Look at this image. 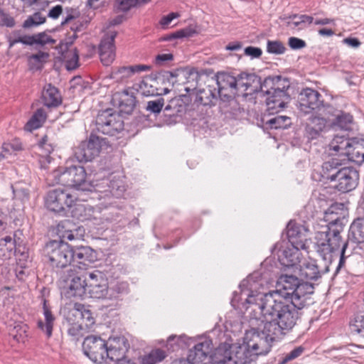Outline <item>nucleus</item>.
<instances>
[{"mask_svg": "<svg viewBox=\"0 0 364 364\" xmlns=\"http://www.w3.org/2000/svg\"><path fill=\"white\" fill-rule=\"evenodd\" d=\"M241 297H245V302L251 306L250 316V329L255 330L260 336V340L268 345V353L272 343L280 339L296 326L299 318V310L303 309L308 302H304L296 297L294 301L284 298L279 292L269 291L262 293L261 280H255L250 276L240 285Z\"/></svg>", "mask_w": 364, "mask_h": 364, "instance_id": "f257e3e1", "label": "nucleus"}, {"mask_svg": "<svg viewBox=\"0 0 364 364\" xmlns=\"http://www.w3.org/2000/svg\"><path fill=\"white\" fill-rule=\"evenodd\" d=\"M242 345L223 343L215 349L212 364H252L268 353V345L255 330H247Z\"/></svg>", "mask_w": 364, "mask_h": 364, "instance_id": "f03ea898", "label": "nucleus"}, {"mask_svg": "<svg viewBox=\"0 0 364 364\" xmlns=\"http://www.w3.org/2000/svg\"><path fill=\"white\" fill-rule=\"evenodd\" d=\"M336 206L337 205L331 206L326 212V220L331 221L323 230L316 232L315 240L317 252L324 261L330 264L332 262L333 257L336 256V251L341 247L339 263L336 267V272H338L345 264L348 242L342 240L341 232L343 228L340 218L337 215L333 217ZM338 256V255H336V257Z\"/></svg>", "mask_w": 364, "mask_h": 364, "instance_id": "7ed1b4c3", "label": "nucleus"}, {"mask_svg": "<svg viewBox=\"0 0 364 364\" xmlns=\"http://www.w3.org/2000/svg\"><path fill=\"white\" fill-rule=\"evenodd\" d=\"M87 290L90 297L103 299L106 308H116L119 301V293L114 289H109L102 273L95 271L88 274Z\"/></svg>", "mask_w": 364, "mask_h": 364, "instance_id": "20e7f679", "label": "nucleus"}, {"mask_svg": "<svg viewBox=\"0 0 364 364\" xmlns=\"http://www.w3.org/2000/svg\"><path fill=\"white\" fill-rule=\"evenodd\" d=\"M55 41L47 36V63L53 60V67L55 70L60 69L63 63L67 70H72L77 68L78 64V53L71 43H60L53 47Z\"/></svg>", "mask_w": 364, "mask_h": 364, "instance_id": "39448f33", "label": "nucleus"}, {"mask_svg": "<svg viewBox=\"0 0 364 364\" xmlns=\"http://www.w3.org/2000/svg\"><path fill=\"white\" fill-rule=\"evenodd\" d=\"M300 279L296 274H282L277 280V287L275 291L283 294L284 298H288L294 301L296 297L308 302L311 299V294L314 292V287L309 282H300Z\"/></svg>", "mask_w": 364, "mask_h": 364, "instance_id": "423d86ee", "label": "nucleus"}, {"mask_svg": "<svg viewBox=\"0 0 364 364\" xmlns=\"http://www.w3.org/2000/svg\"><path fill=\"white\" fill-rule=\"evenodd\" d=\"M60 282L66 298L82 299L86 294L87 279L76 271L75 267L63 271Z\"/></svg>", "mask_w": 364, "mask_h": 364, "instance_id": "0eeeda50", "label": "nucleus"}, {"mask_svg": "<svg viewBox=\"0 0 364 364\" xmlns=\"http://www.w3.org/2000/svg\"><path fill=\"white\" fill-rule=\"evenodd\" d=\"M281 80L277 78L276 82L273 79H265L262 86V91L268 95L267 105L272 113L282 109L290 100L287 93L289 85L281 86Z\"/></svg>", "mask_w": 364, "mask_h": 364, "instance_id": "6e6552de", "label": "nucleus"}, {"mask_svg": "<svg viewBox=\"0 0 364 364\" xmlns=\"http://www.w3.org/2000/svg\"><path fill=\"white\" fill-rule=\"evenodd\" d=\"M53 185L62 184L64 186L80 187L85 181L86 172L82 166H73L67 168H60L49 175Z\"/></svg>", "mask_w": 364, "mask_h": 364, "instance_id": "1a4fd4ad", "label": "nucleus"}, {"mask_svg": "<svg viewBox=\"0 0 364 364\" xmlns=\"http://www.w3.org/2000/svg\"><path fill=\"white\" fill-rule=\"evenodd\" d=\"M47 252L50 265L53 268L66 270L72 267V248L67 243L62 241H51L47 243Z\"/></svg>", "mask_w": 364, "mask_h": 364, "instance_id": "9d476101", "label": "nucleus"}, {"mask_svg": "<svg viewBox=\"0 0 364 364\" xmlns=\"http://www.w3.org/2000/svg\"><path fill=\"white\" fill-rule=\"evenodd\" d=\"M124 122L122 117L112 109H106L99 113L96 119V129L104 134L113 136L123 129Z\"/></svg>", "mask_w": 364, "mask_h": 364, "instance_id": "9b49d317", "label": "nucleus"}, {"mask_svg": "<svg viewBox=\"0 0 364 364\" xmlns=\"http://www.w3.org/2000/svg\"><path fill=\"white\" fill-rule=\"evenodd\" d=\"M76 200V197L67 188H54L50 190L47 195V209L60 213L65 208H71Z\"/></svg>", "mask_w": 364, "mask_h": 364, "instance_id": "f8f14e48", "label": "nucleus"}, {"mask_svg": "<svg viewBox=\"0 0 364 364\" xmlns=\"http://www.w3.org/2000/svg\"><path fill=\"white\" fill-rule=\"evenodd\" d=\"M82 350L92 362L102 363L108 359L107 342L100 337L91 336L85 338Z\"/></svg>", "mask_w": 364, "mask_h": 364, "instance_id": "ddd939ff", "label": "nucleus"}, {"mask_svg": "<svg viewBox=\"0 0 364 364\" xmlns=\"http://www.w3.org/2000/svg\"><path fill=\"white\" fill-rule=\"evenodd\" d=\"M324 105L322 95L312 88H304L299 95L297 107L305 114L318 111Z\"/></svg>", "mask_w": 364, "mask_h": 364, "instance_id": "4468645a", "label": "nucleus"}, {"mask_svg": "<svg viewBox=\"0 0 364 364\" xmlns=\"http://www.w3.org/2000/svg\"><path fill=\"white\" fill-rule=\"evenodd\" d=\"M279 249L277 253L280 262L291 269V271L297 266L299 263H301L300 250L296 245H294L290 243H287L285 246L283 243H277L274 247V252Z\"/></svg>", "mask_w": 364, "mask_h": 364, "instance_id": "2eb2a0df", "label": "nucleus"}, {"mask_svg": "<svg viewBox=\"0 0 364 364\" xmlns=\"http://www.w3.org/2000/svg\"><path fill=\"white\" fill-rule=\"evenodd\" d=\"M100 138L91 134L87 141H82L75 149V156L79 162L92 161L100 154Z\"/></svg>", "mask_w": 364, "mask_h": 364, "instance_id": "dca6fc26", "label": "nucleus"}, {"mask_svg": "<svg viewBox=\"0 0 364 364\" xmlns=\"http://www.w3.org/2000/svg\"><path fill=\"white\" fill-rule=\"evenodd\" d=\"M359 173L350 167H343L337 172L333 182L335 187L341 192H348L355 188L358 183Z\"/></svg>", "mask_w": 364, "mask_h": 364, "instance_id": "f3484780", "label": "nucleus"}, {"mask_svg": "<svg viewBox=\"0 0 364 364\" xmlns=\"http://www.w3.org/2000/svg\"><path fill=\"white\" fill-rule=\"evenodd\" d=\"M108 359L119 363L121 360H127L125 354L129 348L128 340L123 336L110 337L107 342Z\"/></svg>", "mask_w": 364, "mask_h": 364, "instance_id": "a211bd4d", "label": "nucleus"}, {"mask_svg": "<svg viewBox=\"0 0 364 364\" xmlns=\"http://www.w3.org/2000/svg\"><path fill=\"white\" fill-rule=\"evenodd\" d=\"M112 103L119 108V112L125 114H131L133 111L136 99L134 93L129 89L115 92L112 97Z\"/></svg>", "mask_w": 364, "mask_h": 364, "instance_id": "6ab92c4d", "label": "nucleus"}, {"mask_svg": "<svg viewBox=\"0 0 364 364\" xmlns=\"http://www.w3.org/2000/svg\"><path fill=\"white\" fill-rule=\"evenodd\" d=\"M289 242L299 248H306L308 228L300 223L290 221L287 227Z\"/></svg>", "mask_w": 364, "mask_h": 364, "instance_id": "aec40b11", "label": "nucleus"}, {"mask_svg": "<svg viewBox=\"0 0 364 364\" xmlns=\"http://www.w3.org/2000/svg\"><path fill=\"white\" fill-rule=\"evenodd\" d=\"M262 84L260 83V79L255 74L242 73L237 77V92H241L243 95H252L262 90Z\"/></svg>", "mask_w": 364, "mask_h": 364, "instance_id": "412c9836", "label": "nucleus"}, {"mask_svg": "<svg viewBox=\"0 0 364 364\" xmlns=\"http://www.w3.org/2000/svg\"><path fill=\"white\" fill-rule=\"evenodd\" d=\"M216 84L218 85V93L220 98L224 97L228 100L231 95L237 93V77L228 74L222 73L218 76Z\"/></svg>", "mask_w": 364, "mask_h": 364, "instance_id": "4be33fe9", "label": "nucleus"}, {"mask_svg": "<svg viewBox=\"0 0 364 364\" xmlns=\"http://www.w3.org/2000/svg\"><path fill=\"white\" fill-rule=\"evenodd\" d=\"M213 343L208 338H201L194 347L189 350L188 358L194 364H200L210 355L213 349Z\"/></svg>", "mask_w": 364, "mask_h": 364, "instance_id": "5701e85b", "label": "nucleus"}, {"mask_svg": "<svg viewBox=\"0 0 364 364\" xmlns=\"http://www.w3.org/2000/svg\"><path fill=\"white\" fill-rule=\"evenodd\" d=\"M115 33L106 35L99 46V55L101 62L105 66L109 65L115 59Z\"/></svg>", "mask_w": 364, "mask_h": 364, "instance_id": "b1692460", "label": "nucleus"}, {"mask_svg": "<svg viewBox=\"0 0 364 364\" xmlns=\"http://www.w3.org/2000/svg\"><path fill=\"white\" fill-rule=\"evenodd\" d=\"M301 281L314 280L320 277V272L316 262L313 259L301 261L292 270Z\"/></svg>", "mask_w": 364, "mask_h": 364, "instance_id": "393cba45", "label": "nucleus"}, {"mask_svg": "<svg viewBox=\"0 0 364 364\" xmlns=\"http://www.w3.org/2000/svg\"><path fill=\"white\" fill-rule=\"evenodd\" d=\"M16 267L15 269L16 277L23 280L24 276L28 274V264L30 263L28 250L25 245H18L15 250Z\"/></svg>", "mask_w": 364, "mask_h": 364, "instance_id": "a878e982", "label": "nucleus"}, {"mask_svg": "<svg viewBox=\"0 0 364 364\" xmlns=\"http://www.w3.org/2000/svg\"><path fill=\"white\" fill-rule=\"evenodd\" d=\"M151 67L146 65H134L122 66L114 69L112 72V78L117 81L124 82L130 78L134 74L149 70Z\"/></svg>", "mask_w": 364, "mask_h": 364, "instance_id": "bb28decb", "label": "nucleus"}, {"mask_svg": "<svg viewBox=\"0 0 364 364\" xmlns=\"http://www.w3.org/2000/svg\"><path fill=\"white\" fill-rule=\"evenodd\" d=\"M72 260L79 264L87 265L94 262L97 259L96 252L90 247H78L72 249Z\"/></svg>", "mask_w": 364, "mask_h": 364, "instance_id": "cd10ccee", "label": "nucleus"}, {"mask_svg": "<svg viewBox=\"0 0 364 364\" xmlns=\"http://www.w3.org/2000/svg\"><path fill=\"white\" fill-rule=\"evenodd\" d=\"M71 213L74 218L80 221L96 220L100 213L91 205L83 203H75Z\"/></svg>", "mask_w": 364, "mask_h": 364, "instance_id": "c85d7f7f", "label": "nucleus"}, {"mask_svg": "<svg viewBox=\"0 0 364 364\" xmlns=\"http://www.w3.org/2000/svg\"><path fill=\"white\" fill-rule=\"evenodd\" d=\"M62 102L63 97L59 90L51 85H48L47 87V119L54 121L60 115V112H58L53 118H50L48 115V110L59 107Z\"/></svg>", "mask_w": 364, "mask_h": 364, "instance_id": "c756f323", "label": "nucleus"}, {"mask_svg": "<svg viewBox=\"0 0 364 364\" xmlns=\"http://www.w3.org/2000/svg\"><path fill=\"white\" fill-rule=\"evenodd\" d=\"M21 43L27 46H34L36 49L43 48L46 46V32H41L34 35H23L15 38L10 44Z\"/></svg>", "mask_w": 364, "mask_h": 364, "instance_id": "7c9ffc66", "label": "nucleus"}, {"mask_svg": "<svg viewBox=\"0 0 364 364\" xmlns=\"http://www.w3.org/2000/svg\"><path fill=\"white\" fill-rule=\"evenodd\" d=\"M348 160L361 164L364 162V140L355 139L348 152H345Z\"/></svg>", "mask_w": 364, "mask_h": 364, "instance_id": "2f4dec72", "label": "nucleus"}, {"mask_svg": "<svg viewBox=\"0 0 364 364\" xmlns=\"http://www.w3.org/2000/svg\"><path fill=\"white\" fill-rule=\"evenodd\" d=\"M157 80L150 76L144 77L137 85L136 90L144 96H154L161 95L157 88Z\"/></svg>", "mask_w": 364, "mask_h": 364, "instance_id": "473e14b6", "label": "nucleus"}, {"mask_svg": "<svg viewBox=\"0 0 364 364\" xmlns=\"http://www.w3.org/2000/svg\"><path fill=\"white\" fill-rule=\"evenodd\" d=\"M218 96L215 86L208 85L206 87L199 89L196 92V101L205 106L211 105L213 104V100H217Z\"/></svg>", "mask_w": 364, "mask_h": 364, "instance_id": "72a5a7b5", "label": "nucleus"}, {"mask_svg": "<svg viewBox=\"0 0 364 364\" xmlns=\"http://www.w3.org/2000/svg\"><path fill=\"white\" fill-rule=\"evenodd\" d=\"M166 358L165 351L161 349L152 350L149 355L143 357L139 364H157L161 362ZM117 364H137L132 360H121Z\"/></svg>", "mask_w": 364, "mask_h": 364, "instance_id": "f704fd0d", "label": "nucleus"}, {"mask_svg": "<svg viewBox=\"0 0 364 364\" xmlns=\"http://www.w3.org/2000/svg\"><path fill=\"white\" fill-rule=\"evenodd\" d=\"M341 164L336 159H332L326 161L321 166V175L323 179L333 181L337 176V172L340 171Z\"/></svg>", "mask_w": 364, "mask_h": 364, "instance_id": "c9c22d12", "label": "nucleus"}, {"mask_svg": "<svg viewBox=\"0 0 364 364\" xmlns=\"http://www.w3.org/2000/svg\"><path fill=\"white\" fill-rule=\"evenodd\" d=\"M353 140L355 139H346L341 136H336L329 145L330 149L341 156H346L345 152H348Z\"/></svg>", "mask_w": 364, "mask_h": 364, "instance_id": "e433bc0d", "label": "nucleus"}, {"mask_svg": "<svg viewBox=\"0 0 364 364\" xmlns=\"http://www.w3.org/2000/svg\"><path fill=\"white\" fill-rule=\"evenodd\" d=\"M286 18L287 19V18ZM288 19L289 21L287 22V26L292 29L297 28L298 30L304 29L308 25L311 24L314 21L312 16L304 14H293L289 16Z\"/></svg>", "mask_w": 364, "mask_h": 364, "instance_id": "4c0bfd02", "label": "nucleus"}, {"mask_svg": "<svg viewBox=\"0 0 364 364\" xmlns=\"http://www.w3.org/2000/svg\"><path fill=\"white\" fill-rule=\"evenodd\" d=\"M16 247L15 240L11 236L0 239V259L2 261L10 259Z\"/></svg>", "mask_w": 364, "mask_h": 364, "instance_id": "58836bf2", "label": "nucleus"}, {"mask_svg": "<svg viewBox=\"0 0 364 364\" xmlns=\"http://www.w3.org/2000/svg\"><path fill=\"white\" fill-rule=\"evenodd\" d=\"M45 121V111L43 108H39L25 124L24 130L26 132H32L33 130L41 127Z\"/></svg>", "mask_w": 364, "mask_h": 364, "instance_id": "ea45409f", "label": "nucleus"}, {"mask_svg": "<svg viewBox=\"0 0 364 364\" xmlns=\"http://www.w3.org/2000/svg\"><path fill=\"white\" fill-rule=\"evenodd\" d=\"M350 234L355 242H364V218H358L353 222L350 227Z\"/></svg>", "mask_w": 364, "mask_h": 364, "instance_id": "a19ab883", "label": "nucleus"}, {"mask_svg": "<svg viewBox=\"0 0 364 364\" xmlns=\"http://www.w3.org/2000/svg\"><path fill=\"white\" fill-rule=\"evenodd\" d=\"M87 328L84 327L82 323H75L68 324V333L73 340L78 341L85 336Z\"/></svg>", "mask_w": 364, "mask_h": 364, "instance_id": "79ce46f5", "label": "nucleus"}, {"mask_svg": "<svg viewBox=\"0 0 364 364\" xmlns=\"http://www.w3.org/2000/svg\"><path fill=\"white\" fill-rule=\"evenodd\" d=\"M79 304H75L74 306L65 311V318L68 324L80 323L81 308L77 306Z\"/></svg>", "mask_w": 364, "mask_h": 364, "instance_id": "37998d69", "label": "nucleus"}, {"mask_svg": "<svg viewBox=\"0 0 364 364\" xmlns=\"http://www.w3.org/2000/svg\"><path fill=\"white\" fill-rule=\"evenodd\" d=\"M46 55L43 52L40 51L37 54L32 55L28 58V65L32 71H37L43 67V62Z\"/></svg>", "mask_w": 364, "mask_h": 364, "instance_id": "c03bdc74", "label": "nucleus"}, {"mask_svg": "<svg viewBox=\"0 0 364 364\" xmlns=\"http://www.w3.org/2000/svg\"><path fill=\"white\" fill-rule=\"evenodd\" d=\"M77 306L81 308L80 323H82L85 328L88 329L95 323V318L90 310L87 309L84 305L78 304Z\"/></svg>", "mask_w": 364, "mask_h": 364, "instance_id": "a18cd8bd", "label": "nucleus"}, {"mask_svg": "<svg viewBox=\"0 0 364 364\" xmlns=\"http://www.w3.org/2000/svg\"><path fill=\"white\" fill-rule=\"evenodd\" d=\"M46 21V18L41 13L36 12L23 22V26L25 28H29L33 26H38Z\"/></svg>", "mask_w": 364, "mask_h": 364, "instance_id": "49530a36", "label": "nucleus"}, {"mask_svg": "<svg viewBox=\"0 0 364 364\" xmlns=\"http://www.w3.org/2000/svg\"><path fill=\"white\" fill-rule=\"evenodd\" d=\"M139 5V0H116L114 6L117 11L126 12Z\"/></svg>", "mask_w": 364, "mask_h": 364, "instance_id": "de8ad7c7", "label": "nucleus"}, {"mask_svg": "<svg viewBox=\"0 0 364 364\" xmlns=\"http://www.w3.org/2000/svg\"><path fill=\"white\" fill-rule=\"evenodd\" d=\"M267 50L268 53L278 55L284 53L286 48L283 43L279 41H268Z\"/></svg>", "mask_w": 364, "mask_h": 364, "instance_id": "09e8293b", "label": "nucleus"}, {"mask_svg": "<svg viewBox=\"0 0 364 364\" xmlns=\"http://www.w3.org/2000/svg\"><path fill=\"white\" fill-rule=\"evenodd\" d=\"M289 121V118L286 116H277L269 120V124L271 128L280 129L284 128L287 125V122Z\"/></svg>", "mask_w": 364, "mask_h": 364, "instance_id": "8fccbe9b", "label": "nucleus"}, {"mask_svg": "<svg viewBox=\"0 0 364 364\" xmlns=\"http://www.w3.org/2000/svg\"><path fill=\"white\" fill-rule=\"evenodd\" d=\"M325 127V120L323 118L314 117L311 124L308 125V129L314 132V135L318 134Z\"/></svg>", "mask_w": 364, "mask_h": 364, "instance_id": "3c124183", "label": "nucleus"}, {"mask_svg": "<svg viewBox=\"0 0 364 364\" xmlns=\"http://www.w3.org/2000/svg\"><path fill=\"white\" fill-rule=\"evenodd\" d=\"M304 351V348L301 346H299L295 348L291 352L285 354L282 360V364H285L292 360L296 359L299 357Z\"/></svg>", "mask_w": 364, "mask_h": 364, "instance_id": "603ef678", "label": "nucleus"}, {"mask_svg": "<svg viewBox=\"0 0 364 364\" xmlns=\"http://www.w3.org/2000/svg\"><path fill=\"white\" fill-rule=\"evenodd\" d=\"M164 105V100L159 98L156 100H151L148 102L146 109L153 113H159L162 109Z\"/></svg>", "mask_w": 364, "mask_h": 364, "instance_id": "864d4df0", "label": "nucleus"}, {"mask_svg": "<svg viewBox=\"0 0 364 364\" xmlns=\"http://www.w3.org/2000/svg\"><path fill=\"white\" fill-rule=\"evenodd\" d=\"M3 151L4 152L11 153V151H20L22 149V144L18 140H14L11 143H5L2 146Z\"/></svg>", "mask_w": 364, "mask_h": 364, "instance_id": "5fc2aeb1", "label": "nucleus"}, {"mask_svg": "<svg viewBox=\"0 0 364 364\" xmlns=\"http://www.w3.org/2000/svg\"><path fill=\"white\" fill-rule=\"evenodd\" d=\"M15 24L14 18L0 9V25L12 27Z\"/></svg>", "mask_w": 364, "mask_h": 364, "instance_id": "6e6d98bb", "label": "nucleus"}, {"mask_svg": "<svg viewBox=\"0 0 364 364\" xmlns=\"http://www.w3.org/2000/svg\"><path fill=\"white\" fill-rule=\"evenodd\" d=\"M178 13L172 12L168 14L167 16H164L160 20V25L162 28H166L168 26V25L171 23V21L178 17H179Z\"/></svg>", "mask_w": 364, "mask_h": 364, "instance_id": "4d7b16f0", "label": "nucleus"}, {"mask_svg": "<svg viewBox=\"0 0 364 364\" xmlns=\"http://www.w3.org/2000/svg\"><path fill=\"white\" fill-rule=\"evenodd\" d=\"M337 122L342 128H346L353 122V116L350 114H342L337 117Z\"/></svg>", "mask_w": 364, "mask_h": 364, "instance_id": "13d9d810", "label": "nucleus"}, {"mask_svg": "<svg viewBox=\"0 0 364 364\" xmlns=\"http://www.w3.org/2000/svg\"><path fill=\"white\" fill-rule=\"evenodd\" d=\"M80 17L79 11L73 9H67L66 15L65 16L64 21H62V24H65L70 22L71 21L76 19Z\"/></svg>", "mask_w": 364, "mask_h": 364, "instance_id": "bf43d9fd", "label": "nucleus"}, {"mask_svg": "<svg viewBox=\"0 0 364 364\" xmlns=\"http://www.w3.org/2000/svg\"><path fill=\"white\" fill-rule=\"evenodd\" d=\"M289 45L292 49H301L306 46V43L300 38L291 37L289 38Z\"/></svg>", "mask_w": 364, "mask_h": 364, "instance_id": "052dcab7", "label": "nucleus"}, {"mask_svg": "<svg viewBox=\"0 0 364 364\" xmlns=\"http://www.w3.org/2000/svg\"><path fill=\"white\" fill-rule=\"evenodd\" d=\"M173 58V56L171 53L159 54L156 56L155 63L156 65L161 66L164 65L166 62L172 60Z\"/></svg>", "mask_w": 364, "mask_h": 364, "instance_id": "680f3d73", "label": "nucleus"}, {"mask_svg": "<svg viewBox=\"0 0 364 364\" xmlns=\"http://www.w3.org/2000/svg\"><path fill=\"white\" fill-rule=\"evenodd\" d=\"M262 53V50L259 48L249 46L245 49V54L252 58H259L261 56Z\"/></svg>", "mask_w": 364, "mask_h": 364, "instance_id": "e2e57ef3", "label": "nucleus"}, {"mask_svg": "<svg viewBox=\"0 0 364 364\" xmlns=\"http://www.w3.org/2000/svg\"><path fill=\"white\" fill-rule=\"evenodd\" d=\"M111 193L116 197H119L122 193L125 191L124 187L121 185L116 184L115 182H111L110 184Z\"/></svg>", "mask_w": 364, "mask_h": 364, "instance_id": "0e129e2a", "label": "nucleus"}, {"mask_svg": "<svg viewBox=\"0 0 364 364\" xmlns=\"http://www.w3.org/2000/svg\"><path fill=\"white\" fill-rule=\"evenodd\" d=\"M63 12V8L60 5H57L54 7H53L48 12V14L47 15L48 17L56 19L59 17V16Z\"/></svg>", "mask_w": 364, "mask_h": 364, "instance_id": "69168bd1", "label": "nucleus"}, {"mask_svg": "<svg viewBox=\"0 0 364 364\" xmlns=\"http://www.w3.org/2000/svg\"><path fill=\"white\" fill-rule=\"evenodd\" d=\"M53 321L54 317L51 312L47 309V337H50L51 336Z\"/></svg>", "mask_w": 364, "mask_h": 364, "instance_id": "338daca9", "label": "nucleus"}, {"mask_svg": "<svg viewBox=\"0 0 364 364\" xmlns=\"http://www.w3.org/2000/svg\"><path fill=\"white\" fill-rule=\"evenodd\" d=\"M343 42L353 48H358L360 45V42L356 38H347L343 40Z\"/></svg>", "mask_w": 364, "mask_h": 364, "instance_id": "774afa93", "label": "nucleus"}]
</instances>
